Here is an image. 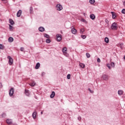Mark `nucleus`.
Wrapping results in <instances>:
<instances>
[{
	"instance_id": "f257e3e1",
	"label": "nucleus",
	"mask_w": 125,
	"mask_h": 125,
	"mask_svg": "<svg viewBox=\"0 0 125 125\" xmlns=\"http://www.w3.org/2000/svg\"><path fill=\"white\" fill-rule=\"evenodd\" d=\"M111 28L112 30L116 31L118 29V24L116 22H114L112 24Z\"/></svg>"
},
{
	"instance_id": "f03ea898",
	"label": "nucleus",
	"mask_w": 125,
	"mask_h": 125,
	"mask_svg": "<svg viewBox=\"0 0 125 125\" xmlns=\"http://www.w3.org/2000/svg\"><path fill=\"white\" fill-rule=\"evenodd\" d=\"M62 51L63 55H65V56H68V54L67 53V47L62 48Z\"/></svg>"
},
{
	"instance_id": "7ed1b4c3",
	"label": "nucleus",
	"mask_w": 125,
	"mask_h": 125,
	"mask_svg": "<svg viewBox=\"0 0 125 125\" xmlns=\"http://www.w3.org/2000/svg\"><path fill=\"white\" fill-rule=\"evenodd\" d=\"M102 79L104 81H108L109 80V76L106 74H104L102 75Z\"/></svg>"
},
{
	"instance_id": "20e7f679",
	"label": "nucleus",
	"mask_w": 125,
	"mask_h": 125,
	"mask_svg": "<svg viewBox=\"0 0 125 125\" xmlns=\"http://www.w3.org/2000/svg\"><path fill=\"white\" fill-rule=\"evenodd\" d=\"M56 37L57 42H60L62 40V35L61 34H57Z\"/></svg>"
},
{
	"instance_id": "39448f33",
	"label": "nucleus",
	"mask_w": 125,
	"mask_h": 125,
	"mask_svg": "<svg viewBox=\"0 0 125 125\" xmlns=\"http://www.w3.org/2000/svg\"><path fill=\"white\" fill-rule=\"evenodd\" d=\"M57 10L59 11H61L63 9V7H62V5L60 4H57L56 6Z\"/></svg>"
},
{
	"instance_id": "423d86ee",
	"label": "nucleus",
	"mask_w": 125,
	"mask_h": 125,
	"mask_svg": "<svg viewBox=\"0 0 125 125\" xmlns=\"http://www.w3.org/2000/svg\"><path fill=\"white\" fill-rule=\"evenodd\" d=\"M7 58L9 59V65H12V64H13V59H12L11 57L8 56L7 57Z\"/></svg>"
},
{
	"instance_id": "0eeeda50",
	"label": "nucleus",
	"mask_w": 125,
	"mask_h": 125,
	"mask_svg": "<svg viewBox=\"0 0 125 125\" xmlns=\"http://www.w3.org/2000/svg\"><path fill=\"white\" fill-rule=\"evenodd\" d=\"M14 94V89H13V88H12L9 90V95L10 96H12Z\"/></svg>"
},
{
	"instance_id": "6e6552de",
	"label": "nucleus",
	"mask_w": 125,
	"mask_h": 125,
	"mask_svg": "<svg viewBox=\"0 0 125 125\" xmlns=\"http://www.w3.org/2000/svg\"><path fill=\"white\" fill-rule=\"evenodd\" d=\"M71 32L73 35H76L77 34V29L73 27L71 30Z\"/></svg>"
},
{
	"instance_id": "1a4fd4ad",
	"label": "nucleus",
	"mask_w": 125,
	"mask_h": 125,
	"mask_svg": "<svg viewBox=\"0 0 125 125\" xmlns=\"http://www.w3.org/2000/svg\"><path fill=\"white\" fill-rule=\"evenodd\" d=\"M22 14V11L19 10L17 13V17H20Z\"/></svg>"
},
{
	"instance_id": "9d476101",
	"label": "nucleus",
	"mask_w": 125,
	"mask_h": 125,
	"mask_svg": "<svg viewBox=\"0 0 125 125\" xmlns=\"http://www.w3.org/2000/svg\"><path fill=\"white\" fill-rule=\"evenodd\" d=\"M111 14L112 15L113 19H116V17H117V16H116V13H115V12H111Z\"/></svg>"
},
{
	"instance_id": "9b49d317",
	"label": "nucleus",
	"mask_w": 125,
	"mask_h": 125,
	"mask_svg": "<svg viewBox=\"0 0 125 125\" xmlns=\"http://www.w3.org/2000/svg\"><path fill=\"white\" fill-rule=\"evenodd\" d=\"M6 123L8 124V125H11L12 124V121L10 119H7L6 120Z\"/></svg>"
},
{
	"instance_id": "f8f14e48",
	"label": "nucleus",
	"mask_w": 125,
	"mask_h": 125,
	"mask_svg": "<svg viewBox=\"0 0 125 125\" xmlns=\"http://www.w3.org/2000/svg\"><path fill=\"white\" fill-rule=\"evenodd\" d=\"M90 18L92 20H94V19H95V15H94V14H92L90 15Z\"/></svg>"
},
{
	"instance_id": "ddd939ff",
	"label": "nucleus",
	"mask_w": 125,
	"mask_h": 125,
	"mask_svg": "<svg viewBox=\"0 0 125 125\" xmlns=\"http://www.w3.org/2000/svg\"><path fill=\"white\" fill-rule=\"evenodd\" d=\"M40 66H41V64H40V62H38L35 66V69H39Z\"/></svg>"
},
{
	"instance_id": "4468645a",
	"label": "nucleus",
	"mask_w": 125,
	"mask_h": 125,
	"mask_svg": "<svg viewBox=\"0 0 125 125\" xmlns=\"http://www.w3.org/2000/svg\"><path fill=\"white\" fill-rule=\"evenodd\" d=\"M55 96V92L54 91L52 92L51 94L50 95V97L51 98H53Z\"/></svg>"
},
{
	"instance_id": "2eb2a0df",
	"label": "nucleus",
	"mask_w": 125,
	"mask_h": 125,
	"mask_svg": "<svg viewBox=\"0 0 125 125\" xmlns=\"http://www.w3.org/2000/svg\"><path fill=\"white\" fill-rule=\"evenodd\" d=\"M36 116H37V112L34 111L32 114V117H33V119H36Z\"/></svg>"
},
{
	"instance_id": "dca6fc26",
	"label": "nucleus",
	"mask_w": 125,
	"mask_h": 125,
	"mask_svg": "<svg viewBox=\"0 0 125 125\" xmlns=\"http://www.w3.org/2000/svg\"><path fill=\"white\" fill-rule=\"evenodd\" d=\"M31 86H35L36 85V82H32L29 84Z\"/></svg>"
},
{
	"instance_id": "f3484780",
	"label": "nucleus",
	"mask_w": 125,
	"mask_h": 125,
	"mask_svg": "<svg viewBox=\"0 0 125 125\" xmlns=\"http://www.w3.org/2000/svg\"><path fill=\"white\" fill-rule=\"evenodd\" d=\"M79 66L81 67V68H83V69L84 68V67H85V65L83 63H80L79 64Z\"/></svg>"
},
{
	"instance_id": "a211bd4d",
	"label": "nucleus",
	"mask_w": 125,
	"mask_h": 125,
	"mask_svg": "<svg viewBox=\"0 0 125 125\" xmlns=\"http://www.w3.org/2000/svg\"><path fill=\"white\" fill-rule=\"evenodd\" d=\"M25 93L27 96H29L30 95V93L29 92V90L25 89Z\"/></svg>"
},
{
	"instance_id": "6ab92c4d",
	"label": "nucleus",
	"mask_w": 125,
	"mask_h": 125,
	"mask_svg": "<svg viewBox=\"0 0 125 125\" xmlns=\"http://www.w3.org/2000/svg\"><path fill=\"white\" fill-rule=\"evenodd\" d=\"M39 30L40 32H44V28H43V27H40L39 28Z\"/></svg>"
},
{
	"instance_id": "aec40b11",
	"label": "nucleus",
	"mask_w": 125,
	"mask_h": 125,
	"mask_svg": "<svg viewBox=\"0 0 125 125\" xmlns=\"http://www.w3.org/2000/svg\"><path fill=\"white\" fill-rule=\"evenodd\" d=\"M9 22L11 25H13V24H14V21H13V20L12 19L9 20Z\"/></svg>"
},
{
	"instance_id": "412c9836",
	"label": "nucleus",
	"mask_w": 125,
	"mask_h": 125,
	"mask_svg": "<svg viewBox=\"0 0 125 125\" xmlns=\"http://www.w3.org/2000/svg\"><path fill=\"white\" fill-rule=\"evenodd\" d=\"M8 41H9V42H13V38L12 37L9 38Z\"/></svg>"
},
{
	"instance_id": "4be33fe9",
	"label": "nucleus",
	"mask_w": 125,
	"mask_h": 125,
	"mask_svg": "<svg viewBox=\"0 0 125 125\" xmlns=\"http://www.w3.org/2000/svg\"><path fill=\"white\" fill-rule=\"evenodd\" d=\"M104 42H106V43H109V39L107 37H105L104 39Z\"/></svg>"
},
{
	"instance_id": "5701e85b",
	"label": "nucleus",
	"mask_w": 125,
	"mask_h": 125,
	"mask_svg": "<svg viewBox=\"0 0 125 125\" xmlns=\"http://www.w3.org/2000/svg\"><path fill=\"white\" fill-rule=\"evenodd\" d=\"M83 32H84V28H82L80 29V34H83Z\"/></svg>"
},
{
	"instance_id": "b1692460",
	"label": "nucleus",
	"mask_w": 125,
	"mask_h": 125,
	"mask_svg": "<svg viewBox=\"0 0 125 125\" xmlns=\"http://www.w3.org/2000/svg\"><path fill=\"white\" fill-rule=\"evenodd\" d=\"M89 2L91 3V4H93V3L95 2V0H90Z\"/></svg>"
},
{
	"instance_id": "393cba45",
	"label": "nucleus",
	"mask_w": 125,
	"mask_h": 125,
	"mask_svg": "<svg viewBox=\"0 0 125 125\" xmlns=\"http://www.w3.org/2000/svg\"><path fill=\"white\" fill-rule=\"evenodd\" d=\"M123 90H119L118 91V94H119V95H122V94H123Z\"/></svg>"
},
{
	"instance_id": "a878e982",
	"label": "nucleus",
	"mask_w": 125,
	"mask_h": 125,
	"mask_svg": "<svg viewBox=\"0 0 125 125\" xmlns=\"http://www.w3.org/2000/svg\"><path fill=\"white\" fill-rule=\"evenodd\" d=\"M44 38H46V39H49V35H47V34H44Z\"/></svg>"
},
{
	"instance_id": "bb28decb",
	"label": "nucleus",
	"mask_w": 125,
	"mask_h": 125,
	"mask_svg": "<svg viewBox=\"0 0 125 125\" xmlns=\"http://www.w3.org/2000/svg\"><path fill=\"white\" fill-rule=\"evenodd\" d=\"M0 49H4V46L1 44H0Z\"/></svg>"
},
{
	"instance_id": "cd10ccee",
	"label": "nucleus",
	"mask_w": 125,
	"mask_h": 125,
	"mask_svg": "<svg viewBox=\"0 0 125 125\" xmlns=\"http://www.w3.org/2000/svg\"><path fill=\"white\" fill-rule=\"evenodd\" d=\"M81 37L83 40H84V39H85L86 38V36L85 35H81Z\"/></svg>"
},
{
	"instance_id": "c85d7f7f",
	"label": "nucleus",
	"mask_w": 125,
	"mask_h": 125,
	"mask_svg": "<svg viewBox=\"0 0 125 125\" xmlns=\"http://www.w3.org/2000/svg\"><path fill=\"white\" fill-rule=\"evenodd\" d=\"M86 56L87 58H89V57H90V55L89 54V53H87L86 54Z\"/></svg>"
},
{
	"instance_id": "c756f323",
	"label": "nucleus",
	"mask_w": 125,
	"mask_h": 125,
	"mask_svg": "<svg viewBox=\"0 0 125 125\" xmlns=\"http://www.w3.org/2000/svg\"><path fill=\"white\" fill-rule=\"evenodd\" d=\"M50 42H51L50 40L48 39H48H46V42H47V43H49Z\"/></svg>"
},
{
	"instance_id": "7c9ffc66",
	"label": "nucleus",
	"mask_w": 125,
	"mask_h": 125,
	"mask_svg": "<svg viewBox=\"0 0 125 125\" xmlns=\"http://www.w3.org/2000/svg\"><path fill=\"white\" fill-rule=\"evenodd\" d=\"M12 29H13V26H11L10 24H9V29L11 31H12Z\"/></svg>"
},
{
	"instance_id": "2f4dec72",
	"label": "nucleus",
	"mask_w": 125,
	"mask_h": 125,
	"mask_svg": "<svg viewBox=\"0 0 125 125\" xmlns=\"http://www.w3.org/2000/svg\"><path fill=\"white\" fill-rule=\"evenodd\" d=\"M111 67H115V63L113 62H111Z\"/></svg>"
},
{
	"instance_id": "473e14b6",
	"label": "nucleus",
	"mask_w": 125,
	"mask_h": 125,
	"mask_svg": "<svg viewBox=\"0 0 125 125\" xmlns=\"http://www.w3.org/2000/svg\"><path fill=\"white\" fill-rule=\"evenodd\" d=\"M70 77H71V75L70 74L67 75V79H68V80H70Z\"/></svg>"
},
{
	"instance_id": "72a5a7b5",
	"label": "nucleus",
	"mask_w": 125,
	"mask_h": 125,
	"mask_svg": "<svg viewBox=\"0 0 125 125\" xmlns=\"http://www.w3.org/2000/svg\"><path fill=\"white\" fill-rule=\"evenodd\" d=\"M122 13H123V14H125V9H123L122 10Z\"/></svg>"
},
{
	"instance_id": "f704fd0d",
	"label": "nucleus",
	"mask_w": 125,
	"mask_h": 125,
	"mask_svg": "<svg viewBox=\"0 0 125 125\" xmlns=\"http://www.w3.org/2000/svg\"><path fill=\"white\" fill-rule=\"evenodd\" d=\"M105 22L106 24H108L109 23V21H108V19H106L105 20Z\"/></svg>"
},
{
	"instance_id": "c9c22d12",
	"label": "nucleus",
	"mask_w": 125,
	"mask_h": 125,
	"mask_svg": "<svg viewBox=\"0 0 125 125\" xmlns=\"http://www.w3.org/2000/svg\"><path fill=\"white\" fill-rule=\"evenodd\" d=\"M106 66L109 69H111V66H110V64H107L106 65Z\"/></svg>"
},
{
	"instance_id": "e433bc0d",
	"label": "nucleus",
	"mask_w": 125,
	"mask_h": 125,
	"mask_svg": "<svg viewBox=\"0 0 125 125\" xmlns=\"http://www.w3.org/2000/svg\"><path fill=\"white\" fill-rule=\"evenodd\" d=\"M97 62H98L99 63H100L101 62V60H100V59L99 58H98Z\"/></svg>"
},
{
	"instance_id": "4c0bfd02",
	"label": "nucleus",
	"mask_w": 125,
	"mask_h": 125,
	"mask_svg": "<svg viewBox=\"0 0 125 125\" xmlns=\"http://www.w3.org/2000/svg\"><path fill=\"white\" fill-rule=\"evenodd\" d=\"M21 51H24V48L23 47H21Z\"/></svg>"
},
{
	"instance_id": "58836bf2",
	"label": "nucleus",
	"mask_w": 125,
	"mask_h": 125,
	"mask_svg": "<svg viewBox=\"0 0 125 125\" xmlns=\"http://www.w3.org/2000/svg\"><path fill=\"white\" fill-rule=\"evenodd\" d=\"M88 90L90 91L91 93H93V91H91V90H90V88H89Z\"/></svg>"
},
{
	"instance_id": "ea45409f",
	"label": "nucleus",
	"mask_w": 125,
	"mask_h": 125,
	"mask_svg": "<svg viewBox=\"0 0 125 125\" xmlns=\"http://www.w3.org/2000/svg\"><path fill=\"white\" fill-rule=\"evenodd\" d=\"M78 120L79 121H81V120H82V118L81 117H78Z\"/></svg>"
},
{
	"instance_id": "a19ab883",
	"label": "nucleus",
	"mask_w": 125,
	"mask_h": 125,
	"mask_svg": "<svg viewBox=\"0 0 125 125\" xmlns=\"http://www.w3.org/2000/svg\"><path fill=\"white\" fill-rule=\"evenodd\" d=\"M4 116H5V114H2V117H4Z\"/></svg>"
},
{
	"instance_id": "79ce46f5",
	"label": "nucleus",
	"mask_w": 125,
	"mask_h": 125,
	"mask_svg": "<svg viewBox=\"0 0 125 125\" xmlns=\"http://www.w3.org/2000/svg\"><path fill=\"white\" fill-rule=\"evenodd\" d=\"M32 10H33V8L30 7V11H32Z\"/></svg>"
},
{
	"instance_id": "37998d69",
	"label": "nucleus",
	"mask_w": 125,
	"mask_h": 125,
	"mask_svg": "<svg viewBox=\"0 0 125 125\" xmlns=\"http://www.w3.org/2000/svg\"><path fill=\"white\" fill-rule=\"evenodd\" d=\"M124 6H125V1L124 2V3H123Z\"/></svg>"
},
{
	"instance_id": "c03bdc74",
	"label": "nucleus",
	"mask_w": 125,
	"mask_h": 125,
	"mask_svg": "<svg viewBox=\"0 0 125 125\" xmlns=\"http://www.w3.org/2000/svg\"><path fill=\"white\" fill-rule=\"evenodd\" d=\"M41 115H42V114H43V112L42 111V112H41Z\"/></svg>"
},
{
	"instance_id": "a18cd8bd",
	"label": "nucleus",
	"mask_w": 125,
	"mask_h": 125,
	"mask_svg": "<svg viewBox=\"0 0 125 125\" xmlns=\"http://www.w3.org/2000/svg\"><path fill=\"white\" fill-rule=\"evenodd\" d=\"M0 87H1V83H0Z\"/></svg>"
},
{
	"instance_id": "49530a36",
	"label": "nucleus",
	"mask_w": 125,
	"mask_h": 125,
	"mask_svg": "<svg viewBox=\"0 0 125 125\" xmlns=\"http://www.w3.org/2000/svg\"><path fill=\"white\" fill-rule=\"evenodd\" d=\"M3 1H4V0H2Z\"/></svg>"
}]
</instances>
